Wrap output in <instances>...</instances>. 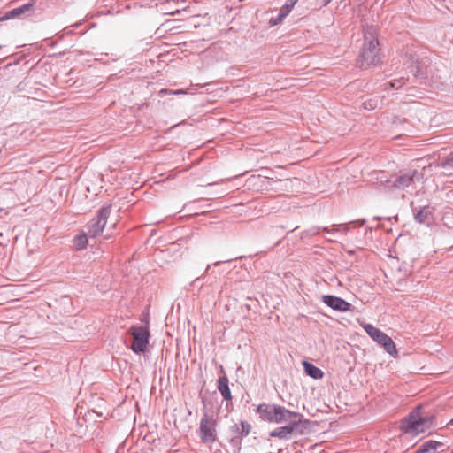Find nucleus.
<instances>
[{"label":"nucleus","mask_w":453,"mask_h":453,"mask_svg":"<svg viewBox=\"0 0 453 453\" xmlns=\"http://www.w3.org/2000/svg\"><path fill=\"white\" fill-rule=\"evenodd\" d=\"M364 106L365 109H368V110H372L375 108V105L373 104L372 100H368V101L365 102Z\"/></svg>","instance_id":"obj_20"},{"label":"nucleus","mask_w":453,"mask_h":453,"mask_svg":"<svg viewBox=\"0 0 453 453\" xmlns=\"http://www.w3.org/2000/svg\"><path fill=\"white\" fill-rule=\"evenodd\" d=\"M322 300L324 303L338 311H348L351 307L349 303L334 296H323Z\"/></svg>","instance_id":"obj_9"},{"label":"nucleus","mask_w":453,"mask_h":453,"mask_svg":"<svg viewBox=\"0 0 453 453\" xmlns=\"http://www.w3.org/2000/svg\"><path fill=\"white\" fill-rule=\"evenodd\" d=\"M303 368L305 372L313 379H322L324 376V372L318 367H316L314 365L304 361L303 363Z\"/></svg>","instance_id":"obj_13"},{"label":"nucleus","mask_w":453,"mask_h":453,"mask_svg":"<svg viewBox=\"0 0 453 453\" xmlns=\"http://www.w3.org/2000/svg\"><path fill=\"white\" fill-rule=\"evenodd\" d=\"M142 326H132L129 333L134 337L131 349L134 353H142L146 350L150 339V319L149 314L146 315Z\"/></svg>","instance_id":"obj_4"},{"label":"nucleus","mask_w":453,"mask_h":453,"mask_svg":"<svg viewBox=\"0 0 453 453\" xmlns=\"http://www.w3.org/2000/svg\"><path fill=\"white\" fill-rule=\"evenodd\" d=\"M442 167H453V151L441 163Z\"/></svg>","instance_id":"obj_18"},{"label":"nucleus","mask_w":453,"mask_h":453,"mask_svg":"<svg viewBox=\"0 0 453 453\" xmlns=\"http://www.w3.org/2000/svg\"><path fill=\"white\" fill-rule=\"evenodd\" d=\"M434 418L430 416H423L419 408L411 411L408 418L401 423V430L410 435H418L426 432L433 426Z\"/></svg>","instance_id":"obj_2"},{"label":"nucleus","mask_w":453,"mask_h":453,"mask_svg":"<svg viewBox=\"0 0 453 453\" xmlns=\"http://www.w3.org/2000/svg\"><path fill=\"white\" fill-rule=\"evenodd\" d=\"M417 174L418 172L416 170H410L406 173H402L396 178L394 186L398 188L410 187L414 182V178Z\"/></svg>","instance_id":"obj_10"},{"label":"nucleus","mask_w":453,"mask_h":453,"mask_svg":"<svg viewBox=\"0 0 453 453\" xmlns=\"http://www.w3.org/2000/svg\"><path fill=\"white\" fill-rule=\"evenodd\" d=\"M218 389L225 400H231V391L228 387V379L226 375L221 376L218 380Z\"/></svg>","instance_id":"obj_12"},{"label":"nucleus","mask_w":453,"mask_h":453,"mask_svg":"<svg viewBox=\"0 0 453 453\" xmlns=\"http://www.w3.org/2000/svg\"><path fill=\"white\" fill-rule=\"evenodd\" d=\"M257 412L261 420L276 424H281L299 417V412L291 411L280 405L265 403L257 406Z\"/></svg>","instance_id":"obj_1"},{"label":"nucleus","mask_w":453,"mask_h":453,"mask_svg":"<svg viewBox=\"0 0 453 453\" xmlns=\"http://www.w3.org/2000/svg\"><path fill=\"white\" fill-rule=\"evenodd\" d=\"M279 19H277V20H275L274 22H273V20H270V23H272L273 25H276L278 23Z\"/></svg>","instance_id":"obj_23"},{"label":"nucleus","mask_w":453,"mask_h":453,"mask_svg":"<svg viewBox=\"0 0 453 453\" xmlns=\"http://www.w3.org/2000/svg\"><path fill=\"white\" fill-rule=\"evenodd\" d=\"M332 0H324V6L327 5Z\"/></svg>","instance_id":"obj_22"},{"label":"nucleus","mask_w":453,"mask_h":453,"mask_svg":"<svg viewBox=\"0 0 453 453\" xmlns=\"http://www.w3.org/2000/svg\"><path fill=\"white\" fill-rule=\"evenodd\" d=\"M450 423L453 424V419H451Z\"/></svg>","instance_id":"obj_24"},{"label":"nucleus","mask_w":453,"mask_h":453,"mask_svg":"<svg viewBox=\"0 0 453 453\" xmlns=\"http://www.w3.org/2000/svg\"><path fill=\"white\" fill-rule=\"evenodd\" d=\"M33 7H34V3H28V4H26L19 7V8L13 9V10L6 12L5 15H4L3 17H1L0 22L5 21V20H8L11 19H15V18L20 16L21 14L25 13L26 12L32 10Z\"/></svg>","instance_id":"obj_11"},{"label":"nucleus","mask_w":453,"mask_h":453,"mask_svg":"<svg viewBox=\"0 0 453 453\" xmlns=\"http://www.w3.org/2000/svg\"><path fill=\"white\" fill-rule=\"evenodd\" d=\"M298 0H287L286 4L280 8L279 13V22L281 21L293 9Z\"/></svg>","instance_id":"obj_15"},{"label":"nucleus","mask_w":453,"mask_h":453,"mask_svg":"<svg viewBox=\"0 0 453 453\" xmlns=\"http://www.w3.org/2000/svg\"><path fill=\"white\" fill-rule=\"evenodd\" d=\"M303 422V415L299 413L298 418L284 422L286 426L279 427L270 433L271 437H278L280 439H288L289 435L297 428L298 425Z\"/></svg>","instance_id":"obj_8"},{"label":"nucleus","mask_w":453,"mask_h":453,"mask_svg":"<svg viewBox=\"0 0 453 453\" xmlns=\"http://www.w3.org/2000/svg\"><path fill=\"white\" fill-rule=\"evenodd\" d=\"M380 49L375 37H365L361 52L357 58V65L363 69L376 66L380 63Z\"/></svg>","instance_id":"obj_3"},{"label":"nucleus","mask_w":453,"mask_h":453,"mask_svg":"<svg viewBox=\"0 0 453 453\" xmlns=\"http://www.w3.org/2000/svg\"><path fill=\"white\" fill-rule=\"evenodd\" d=\"M109 214L110 208L104 207L99 211L97 217L90 221L88 232L92 237H96L103 232Z\"/></svg>","instance_id":"obj_7"},{"label":"nucleus","mask_w":453,"mask_h":453,"mask_svg":"<svg viewBox=\"0 0 453 453\" xmlns=\"http://www.w3.org/2000/svg\"><path fill=\"white\" fill-rule=\"evenodd\" d=\"M241 426H242V433L245 432V434H248L249 432H250V426L249 424L244 423V422H242Z\"/></svg>","instance_id":"obj_21"},{"label":"nucleus","mask_w":453,"mask_h":453,"mask_svg":"<svg viewBox=\"0 0 453 453\" xmlns=\"http://www.w3.org/2000/svg\"><path fill=\"white\" fill-rule=\"evenodd\" d=\"M74 246L77 250L84 249L88 244V237L86 234H81L75 236L73 240Z\"/></svg>","instance_id":"obj_17"},{"label":"nucleus","mask_w":453,"mask_h":453,"mask_svg":"<svg viewBox=\"0 0 453 453\" xmlns=\"http://www.w3.org/2000/svg\"><path fill=\"white\" fill-rule=\"evenodd\" d=\"M161 94H169V95H179V94H184L185 92L183 90H175V91H167L165 89H162L160 91Z\"/></svg>","instance_id":"obj_19"},{"label":"nucleus","mask_w":453,"mask_h":453,"mask_svg":"<svg viewBox=\"0 0 453 453\" xmlns=\"http://www.w3.org/2000/svg\"><path fill=\"white\" fill-rule=\"evenodd\" d=\"M441 443L434 441H428L425 442L421 447V450L423 453H436V449L438 446H441Z\"/></svg>","instance_id":"obj_16"},{"label":"nucleus","mask_w":453,"mask_h":453,"mask_svg":"<svg viewBox=\"0 0 453 453\" xmlns=\"http://www.w3.org/2000/svg\"><path fill=\"white\" fill-rule=\"evenodd\" d=\"M217 421L208 414H204L199 426V435L203 443L211 444L217 440Z\"/></svg>","instance_id":"obj_6"},{"label":"nucleus","mask_w":453,"mask_h":453,"mask_svg":"<svg viewBox=\"0 0 453 453\" xmlns=\"http://www.w3.org/2000/svg\"><path fill=\"white\" fill-rule=\"evenodd\" d=\"M433 209L429 206L422 207L415 215V219L423 224L426 223L432 216Z\"/></svg>","instance_id":"obj_14"},{"label":"nucleus","mask_w":453,"mask_h":453,"mask_svg":"<svg viewBox=\"0 0 453 453\" xmlns=\"http://www.w3.org/2000/svg\"><path fill=\"white\" fill-rule=\"evenodd\" d=\"M362 326L366 334L379 345L383 347L389 355L397 357L398 350L394 341L388 335L371 324H364Z\"/></svg>","instance_id":"obj_5"}]
</instances>
